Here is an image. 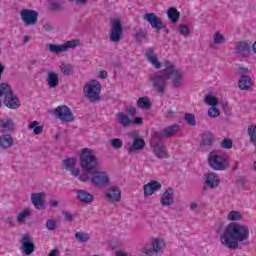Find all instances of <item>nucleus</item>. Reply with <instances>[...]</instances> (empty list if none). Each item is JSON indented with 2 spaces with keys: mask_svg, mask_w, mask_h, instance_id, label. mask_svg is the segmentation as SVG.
Returning <instances> with one entry per match:
<instances>
[{
  "mask_svg": "<svg viewBox=\"0 0 256 256\" xmlns=\"http://www.w3.org/2000/svg\"><path fill=\"white\" fill-rule=\"evenodd\" d=\"M222 109H223V111H225V113H227V111H229V105L227 104V102L222 103Z\"/></svg>",
  "mask_w": 256,
  "mask_h": 256,
  "instance_id": "e2e57ef3",
  "label": "nucleus"
},
{
  "mask_svg": "<svg viewBox=\"0 0 256 256\" xmlns=\"http://www.w3.org/2000/svg\"><path fill=\"white\" fill-rule=\"evenodd\" d=\"M184 121H186V123H188V125H191L192 127H195V125H197V122L195 120V115L191 113L185 114Z\"/></svg>",
  "mask_w": 256,
  "mask_h": 256,
  "instance_id": "79ce46f5",
  "label": "nucleus"
},
{
  "mask_svg": "<svg viewBox=\"0 0 256 256\" xmlns=\"http://www.w3.org/2000/svg\"><path fill=\"white\" fill-rule=\"evenodd\" d=\"M75 239L78 243H87V241H91V237L85 232H76Z\"/></svg>",
  "mask_w": 256,
  "mask_h": 256,
  "instance_id": "c9c22d12",
  "label": "nucleus"
},
{
  "mask_svg": "<svg viewBox=\"0 0 256 256\" xmlns=\"http://www.w3.org/2000/svg\"><path fill=\"white\" fill-rule=\"evenodd\" d=\"M146 59L155 69H161V62L159 61V58L155 54V50L153 48H149L146 51Z\"/></svg>",
  "mask_w": 256,
  "mask_h": 256,
  "instance_id": "412c9836",
  "label": "nucleus"
},
{
  "mask_svg": "<svg viewBox=\"0 0 256 256\" xmlns=\"http://www.w3.org/2000/svg\"><path fill=\"white\" fill-rule=\"evenodd\" d=\"M152 249H154V251L156 252V254L161 251V240H159V238H156L153 242H152Z\"/></svg>",
  "mask_w": 256,
  "mask_h": 256,
  "instance_id": "3c124183",
  "label": "nucleus"
},
{
  "mask_svg": "<svg viewBox=\"0 0 256 256\" xmlns=\"http://www.w3.org/2000/svg\"><path fill=\"white\" fill-rule=\"evenodd\" d=\"M147 35V29L140 28L135 34V39L136 41H141L142 39H147Z\"/></svg>",
  "mask_w": 256,
  "mask_h": 256,
  "instance_id": "a19ab883",
  "label": "nucleus"
},
{
  "mask_svg": "<svg viewBox=\"0 0 256 256\" xmlns=\"http://www.w3.org/2000/svg\"><path fill=\"white\" fill-rule=\"evenodd\" d=\"M12 92L13 89L11 88V84L5 82L0 83V97H6Z\"/></svg>",
  "mask_w": 256,
  "mask_h": 256,
  "instance_id": "473e14b6",
  "label": "nucleus"
},
{
  "mask_svg": "<svg viewBox=\"0 0 256 256\" xmlns=\"http://www.w3.org/2000/svg\"><path fill=\"white\" fill-rule=\"evenodd\" d=\"M221 114V112L219 111V109L215 106H212L211 108H209L208 110V115L209 117H219V115Z\"/></svg>",
  "mask_w": 256,
  "mask_h": 256,
  "instance_id": "09e8293b",
  "label": "nucleus"
},
{
  "mask_svg": "<svg viewBox=\"0 0 256 256\" xmlns=\"http://www.w3.org/2000/svg\"><path fill=\"white\" fill-rule=\"evenodd\" d=\"M208 163L214 171H225L229 168V162L227 156L223 154H217L216 152H210L208 156Z\"/></svg>",
  "mask_w": 256,
  "mask_h": 256,
  "instance_id": "20e7f679",
  "label": "nucleus"
},
{
  "mask_svg": "<svg viewBox=\"0 0 256 256\" xmlns=\"http://www.w3.org/2000/svg\"><path fill=\"white\" fill-rule=\"evenodd\" d=\"M106 198L111 203H119L121 201V190L117 186H112L106 193Z\"/></svg>",
  "mask_w": 256,
  "mask_h": 256,
  "instance_id": "6ab92c4d",
  "label": "nucleus"
},
{
  "mask_svg": "<svg viewBox=\"0 0 256 256\" xmlns=\"http://www.w3.org/2000/svg\"><path fill=\"white\" fill-rule=\"evenodd\" d=\"M31 202L35 209L45 210V193H34L31 195Z\"/></svg>",
  "mask_w": 256,
  "mask_h": 256,
  "instance_id": "2eb2a0df",
  "label": "nucleus"
},
{
  "mask_svg": "<svg viewBox=\"0 0 256 256\" xmlns=\"http://www.w3.org/2000/svg\"><path fill=\"white\" fill-rule=\"evenodd\" d=\"M4 72H5V66L3 65V63L0 62V81H1V76L3 75Z\"/></svg>",
  "mask_w": 256,
  "mask_h": 256,
  "instance_id": "0e129e2a",
  "label": "nucleus"
},
{
  "mask_svg": "<svg viewBox=\"0 0 256 256\" xmlns=\"http://www.w3.org/2000/svg\"><path fill=\"white\" fill-rule=\"evenodd\" d=\"M0 127L5 129V131H13L15 129V122L11 118L1 119Z\"/></svg>",
  "mask_w": 256,
  "mask_h": 256,
  "instance_id": "c756f323",
  "label": "nucleus"
},
{
  "mask_svg": "<svg viewBox=\"0 0 256 256\" xmlns=\"http://www.w3.org/2000/svg\"><path fill=\"white\" fill-rule=\"evenodd\" d=\"M126 111L127 113H129V115H132V117H135V115H137V109L133 106L127 107Z\"/></svg>",
  "mask_w": 256,
  "mask_h": 256,
  "instance_id": "5fc2aeb1",
  "label": "nucleus"
},
{
  "mask_svg": "<svg viewBox=\"0 0 256 256\" xmlns=\"http://www.w3.org/2000/svg\"><path fill=\"white\" fill-rule=\"evenodd\" d=\"M206 180L204 182V191H207V189H215L219 187V177L213 173L206 174L205 175Z\"/></svg>",
  "mask_w": 256,
  "mask_h": 256,
  "instance_id": "f3484780",
  "label": "nucleus"
},
{
  "mask_svg": "<svg viewBox=\"0 0 256 256\" xmlns=\"http://www.w3.org/2000/svg\"><path fill=\"white\" fill-rule=\"evenodd\" d=\"M179 31H180V34H181V35H184V36H186V37H187V35H189V33H191V32L189 31V27H187V25H180V26H179Z\"/></svg>",
  "mask_w": 256,
  "mask_h": 256,
  "instance_id": "603ef678",
  "label": "nucleus"
},
{
  "mask_svg": "<svg viewBox=\"0 0 256 256\" xmlns=\"http://www.w3.org/2000/svg\"><path fill=\"white\" fill-rule=\"evenodd\" d=\"M46 82L50 89H55L59 86V74L54 71L48 72Z\"/></svg>",
  "mask_w": 256,
  "mask_h": 256,
  "instance_id": "bb28decb",
  "label": "nucleus"
},
{
  "mask_svg": "<svg viewBox=\"0 0 256 256\" xmlns=\"http://www.w3.org/2000/svg\"><path fill=\"white\" fill-rule=\"evenodd\" d=\"M50 206L51 207H59V202H57L56 200H51L50 201Z\"/></svg>",
  "mask_w": 256,
  "mask_h": 256,
  "instance_id": "69168bd1",
  "label": "nucleus"
},
{
  "mask_svg": "<svg viewBox=\"0 0 256 256\" xmlns=\"http://www.w3.org/2000/svg\"><path fill=\"white\" fill-rule=\"evenodd\" d=\"M76 193L80 203H85L86 205L93 203V194L89 193L87 190H77Z\"/></svg>",
  "mask_w": 256,
  "mask_h": 256,
  "instance_id": "393cba45",
  "label": "nucleus"
},
{
  "mask_svg": "<svg viewBox=\"0 0 256 256\" xmlns=\"http://www.w3.org/2000/svg\"><path fill=\"white\" fill-rule=\"evenodd\" d=\"M220 242L228 249H239V243L249 245V226L239 223H231L220 236Z\"/></svg>",
  "mask_w": 256,
  "mask_h": 256,
  "instance_id": "f03ea898",
  "label": "nucleus"
},
{
  "mask_svg": "<svg viewBox=\"0 0 256 256\" xmlns=\"http://www.w3.org/2000/svg\"><path fill=\"white\" fill-rule=\"evenodd\" d=\"M171 77H167L163 73L155 74L154 76H150V81H152L154 89H156L157 93H165V87H167V81H169Z\"/></svg>",
  "mask_w": 256,
  "mask_h": 256,
  "instance_id": "6e6552de",
  "label": "nucleus"
},
{
  "mask_svg": "<svg viewBox=\"0 0 256 256\" xmlns=\"http://www.w3.org/2000/svg\"><path fill=\"white\" fill-rule=\"evenodd\" d=\"M15 145V140L11 134H3L0 136V147L2 149H11Z\"/></svg>",
  "mask_w": 256,
  "mask_h": 256,
  "instance_id": "b1692460",
  "label": "nucleus"
},
{
  "mask_svg": "<svg viewBox=\"0 0 256 256\" xmlns=\"http://www.w3.org/2000/svg\"><path fill=\"white\" fill-rule=\"evenodd\" d=\"M162 188L163 185L159 181L152 180L143 186L144 197H151L156 191H161Z\"/></svg>",
  "mask_w": 256,
  "mask_h": 256,
  "instance_id": "ddd939ff",
  "label": "nucleus"
},
{
  "mask_svg": "<svg viewBox=\"0 0 256 256\" xmlns=\"http://www.w3.org/2000/svg\"><path fill=\"white\" fill-rule=\"evenodd\" d=\"M48 256H59V250L53 249Z\"/></svg>",
  "mask_w": 256,
  "mask_h": 256,
  "instance_id": "052dcab7",
  "label": "nucleus"
},
{
  "mask_svg": "<svg viewBox=\"0 0 256 256\" xmlns=\"http://www.w3.org/2000/svg\"><path fill=\"white\" fill-rule=\"evenodd\" d=\"M6 223L9 227H15V221L11 217L6 218Z\"/></svg>",
  "mask_w": 256,
  "mask_h": 256,
  "instance_id": "bf43d9fd",
  "label": "nucleus"
},
{
  "mask_svg": "<svg viewBox=\"0 0 256 256\" xmlns=\"http://www.w3.org/2000/svg\"><path fill=\"white\" fill-rule=\"evenodd\" d=\"M79 163L83 173L79 176V181L83 183L91 181L94 187H109L111 179L105 171H99V160L95 152L90 148H83L79 155ZM91 175V178L89 177Z\"/></svg>",
  "mask_w": 256,
  "mask_h": 256,
  "instance_id": "f257e3e1",
  "label": "nucleus"
},
{
  "mask_svg": "<svg viewBox=\"0 0 256 256\" xmlns=\"http://www.w3.org/2000/svg\"><path fill=\"white\" fill-rule=\"evenodd\" d=\"M110 145L113 149H121V147H123V141L119 138H115L110 141Z\"/></svg>",
  "mask_w": 256,
  "mask_h": 256,
  "instance_id": "a18cd8bd",
  "label": "nucleus"
},
{
  "mask_svg": "<svg viewBox=\"0 0 256 256\" xmlns=\"http://www.w3.org/2000/svg\"><path fill=\"white\" fill-rule=\"evenodd\" d=\"M247 133L250 138V143L256 147V125H250Z\"/></svg>",
  "mask_w": 256,
  "mask_h": 256,
  "instance_id": "f704fd0d",
  "label": "nucleus"
},
{
  "mask_svg": "<svg viewBox=\"0 0 256 256\" xmlns=\"http://www.w3.org/2000/svg\"><path fill=\"white\" fill-rule=\"evenodd\" d=\"M3 104L7 109H19L21 107V101L19 100V97L15 95V93H10L7 96L3 97Z\"/></svg>",
  "mask_w": 256,
  "mask_h": 256,
  "instance_id": "f8f14e48",
  "label": "nucleus"
},
{
  "mask_svg": "<svg viewBox=\"0 0 256 256\" xmlns=\"http://www.w3.org/2000/svg\"><path fill=\"white\" fill-rule=\"evenodd\" d=\"M75 2L80 5H84V3H87V0H75Z\"/></svg>",
  "mask_w": 256,
  "mask_h": 256,
  "instance_id": "774afa93",
  "label": "nucleus"
},
{
  "mask_svg": "<svg viewBox=\"0 0 256 256\" xmlns=\"http://www.w3.org/2000/svg\"><path fill=\"white\" fill-rule=\"evenodd\" d=\"M253 86V79L247 75H242L238 81V87L241 91H249Z\"/></svg>",
  "mask_w": 256,
  "mask_h": 256,
  "instance_id": "5701e85b",
  "label": "nucleus"
},
{
  "mask_svg": "<svg viewBox=\"0 0 256 256\" xmlns=\"http://www.w3.org/2000/svg\"><path fill=\"white\" fill-rule=\"evenodd\" d=\"M99 77H100V79H107L109 77V74L107 73V71L101 70L99 72Z\"/></svg>",
  "mask_w": 256,
  "mask_h": 256,
  "instance_id": "13d9d810",
  "label": "nucleus"
},
{
  "mask_svg": "<svg viewBox=\"0 0 256 256\" xmlns=\"http://www.w3.org/2000/svg\"><path fill=\"white\" fill-rule=\"evenodd\" d=\"M22 251L25 255H31L35 251V243L29 235H24L22 238Z\"/></svg>",
  "mask_w": 256,
  "mask_h": 256,
  "instance_id": "a211bd4d",
  "label": "nucleus"
},
{
  "mask_svg": "<svg viewBox=\"0 0 256 256\" xmlns=\"http://www.w3.org/2000/svg\"><path fill=\"white\" fill-rule=\"evenodd\" d=\"M117 119L123 127H129V125L133 123V120H131L127 115L123 113L117 114Z\"/></svg>",
  "mask_w": 256,
  "mask_h": 256,
  "instance_id": "72a5a7b5",
  "label": "nucleus"
},
{
  "mask_svg": "<svg viewBox=\"0 0 256 256\" xmlns=\"http://www.w3.org/2000/svg\"><path fill=\"white\" fill-rule=\"evenodd\" d=\"M46 228L48 231H55L57 229V221L50 219L46 222Z\"/></svg>",
  "mask_w": 256,
  "mask_h": 256,
  "instance_id": "de8ad7c7",
  "label": "nucleus"
},
{
  "mask_svg": "<svg viewBox=\"0 0 256 256\" xmlns=\"http://www.w3.org/2000/svg\"><path fill=\"white\" fill-rule=\"evenodd\" d=\"M84 95L91 101H100L101 99V83L97 80H92L84 86Z\"/></svg>",
  "mask_w": 256,
  "mask_h": 256,
  "instance_id": "39448f33",
  "label": "nucleus"
},
{
  "mask_svg": "<svg viewBox=\"0 0 256 256\" xmlns=\"http://www.w3.org/2000/svg\"><path fill=\"white\" fill-rule=\"evenodd\" d=\"M60 70H61V73H63V75H66L67 77L73 75L75 71L73 68V65L71 64H62L60 66Z\"/></svg>",
  "mask_w": 256,
  "mask_h": 256,
  "instance_id": "e433bc0d",
  "label": "nucleus"
},
{
  "mask_svg": "<svg viewBox=\"0 0 256 256\" xmlns=\"http://www.w3.org/2000/svg\"><path fill=\"white\" fill-rule=\"evenodd\" d=\"M132 123H134L135 125H143V118H141V117H135V118L132 120Z\"/></svg>",
  "mask_w": 256,
  "mask_h": 256,
  "instance_id": "4d7b16f0",
  "label": "nucleus"
},
{
  "mask_svg": "<svg viewBox=\"0 0 256 256\" xmlns=\"http://www.w3.org/2000/svg\"><path fill=\"white\" fill-rule=\"evenodd\" d=\"M75 47H79V40H69L65 44L57 45V44H50L49 51L50 53H55V55H59V53H67L69 49H75Z\"/></svg>",
  "mask_w": 256,
  "mask_h": 256,
  "instance_id": "423d86ee",
  "label": "nucleus"
},
{
  "mask_svg": "<svg viewBox=\"0 0 256 256\" xmlns=\"http://www.w3.org/2000/svg\"><path fill=\"white\" fill-rule=\"evenodd\" d=\"M175 197V191L173 188L169 187L166 189V191L162 194V197L160 199V203L163 207H171L173 203H175L174 200Z\"/></svg>",
  "mask_w": 256,
  "mask_h": 256,
  "instance_id": "4468645a",
  "label": "nucleus"
},
{
  "mask_svg": "<svg viewBox=\"0 0 256 256\" xmlns=\"http://www.w3.org/2000/svg\"><path fill=\"white\" fill-rule=\"evenodd\" d=\"M54 115H56L60 121H64V123H73V121H75V116L73 112H71V108L67 105L58 106L54 110Z\"/></svg>",
  "mask_w": 256,
  "mask_h": 256,
  "instance_id": "0eeeda50",
  "label": "nucleus"
},
{
  "mask_svg": "<svg viewBox=\"0 0 256 256\" xmlns=\"http://www.w3.org/2000/svg\"><path fill=\"white\" fill-rule=\"evenodd\" d=\"M204 103L206 105H210L211 107H217L219 105V99L212 95H207L204 99Z\"/></svg>",
  "mask_w": 256,
  "mask_h": 256,
  "instance_id": "58836bf2",
  "label": "nucleus"
},
{
  "mask_svg": "<svg viewBox=\"0 0 256 256\" xmlns=\"http://www.w3.org/2000/svg\"><path fill=\"white\" fill-rule=\"evenodd\" d=\"M121 35H123V26L121 25V20L119 18H116L112 23L110 40L113 43H119V41H121Z\"/></svg>",
  "mask_w": 256,
  "mask_h": 256,
  "instance_id": "1a4fd4ad",
  "label": "nucleus"
},
{
  "mask_svg": "<svg viewBox=\"0 0 256 256\" xmlns=\"http://www.w3.org/2000/svg\"><path fill=\"white\" fill-rule=\"evenodd\" d=\"M62 215L64 216L65 221H73L75 219V215L69 213L68 211H63Z\"/></svg>",
  "mask_w": 256,
  "mask_h": 256,
  "instance_id": "864d4df0",
  "label": "nucleus"
},
{
  "mask_svg": "<svg viewBox=\"0 0 256 256\" xmlns=\"http://www.w3.org/2000/svg\"><path fill=\"white\" fill-rule=\"evenodd\" d=\"M228 221H241L243 219V214L239 211H231L227 216Z\"/></svg>",
  "mask_w": 256,
  "mask_h": 256,
  "instance_id": "ea45409f",
  "label": "nucleus"
},
{
  "mask_svg": "<svg viewBox=\"0 0 256 256\" xmlns=\"http://www.w3.org/2000/svg\"><path fill=\"white\" fill-rule=\"evenodd\" d=\"M170 79L172 80L173 87L179 89V87H182L183 85V72H181V70H176L171 74Z\"/></svg>",
  "mask_w": 256,
  "mask_h": 256,
  "instance_id": "a878e982",
  "label": "nucleus"
},
{
  "mask_svg": "<svg viewBox=\"0 0 256 256\" xmlns=\"http://www.w3.org/2000/svg\"><path fill=\"white\" fill-rule=\"evenodd\" d=\"M20 17L25 25H35L39 19V13L31 9H23L20 13Z\"/></svg>",
  "mask_w": 256,
  "mask_h": 256,
  "instance_id": "9d476101",
  "label": "nucleus"
},
{
  "mask_svg": "<svg viewBox=\"0 0 256 256\" xmlns=\"http://www.w3.org/2000/svg\"><path fill=\"white\" fill-rule=\"evenodd\" d=\"M236 53L242 57H249L251 55V43L242 41L236 45Z\"/></svg>",
  "mask_w": 256,
  "mask_h": 256,
  "instance_id": "aec40b11",
  "label": "nucleus"
},
{
  "mask_svg": "<svg viewBox=\"0 0 256 256\" xmlns=\"http://www.w3.org/2000/svg\"><path fill=\"white\" fill-rule=\"evenodd\" d=\"M143 149H145V139L137 136L134 137L132 145L127 148L128 153H133V151H143Z\"/></svg>",
  "mask_w": 256,
  "mask_h": 256,
  "instance_id": "4be33fe9",
  "label": "nucleus"
},
{
  "mask_svg": "<svg viewBox=\"0 0 256 256\" xmlns=\"http://www.w3.org/2000/svg\"><path fill=\"white\" fill-rule=\"evenodd\" d=\"M143 19L145 21L149 22L152 29H155L156 31H161V29H165V24H163V20L157 16L155 13H146L143 16Z\"/></svg>",
  "mask_w": 256,
  "mask_h": 256,
  "instance_id": "9b49d317",
  "label": "nucleus"
},
{
  "mask_svg": "<svg viewBox=\"0 0 256 256\" xmlns=\"http://www.w3.org/2000/svg\"><path fill=\"white\" fill-rule=\"evenodd\" d=\"M62 169H66V171H70V173L74 177H79L81 170L79 168H75V158H67L62 162Z\"/></svg>",
  "mask_w": 256,
  "mask_h": 256,
  "instance_id": "dca6fc26",
  "label": "nucleus"
},
{
  "mask_svg": "<svg viewBox=\"0 0 256 256\" xmlns=\"http://www.w3.org/2000/svg\"><path fill=\"white\" fill-rule=\"evenodd\" d=\"M197 203H195V202H193V203H191L190 204V209H191V211H195V209H197Z\"/></svg>",
  "mask_w": 256,
  "mask_h": 256,
  "instance_id": "338daca9",
  "label": "nucleus"
},
{
  "mask_svg": "<svg viewBox=\"0 0 256 256\" xmlns=\"http://www.w3.org/2000/svg\"><path fill=\"white\" fill-rule=\"evenodd\" d=\"M215 141V136L213 135V133H204L202 135V140H201V147H211L213 146V142Z\"/></svg>",
  "mask_w": 256,
  "mask_h": 256,
  "instance_id": "cd10ccee",
  "label": "nucleus"
},
{
  "mask_svg": "<svg viewBox=\"0 0 256 256\" xmlns=\"http://www.w3.org/2000/svg\"><path fill=\"white\" fill-rule=\"evenodd\" d=\"M222 149H233V140L225 138L220 142Z\"/></svg>",
  "mask_w": 256,
  "mask_h": 256,
  "instance_id": "37998d69",
  "label": "nucleus"
},
{
  "mask_svg": "<svg viewBox=\"0 0 256 256\" xmlns=\"http://www.w3.org/2000/svg\"><path fill=\"white\" fill-rule=\"evenodd\" d=\"M143 253H144L145 255H148V256H153V255H155V253H157V252H155L153 248H145V249L143 250Z\"/></svg>",
  "mask_w": 256,
  "mask_h": 256,
  "instance_id": "6e6d98bb",
  "label": "nucleus"
},
{
  "mask_svg": "<svg viewBox=\"0 0 256 256\" xmlns=\"http://www.w3.org/2000/svg\"><path fill=\"white\" fill-rule=\"evenodd\" d=\"M31 215V211L24 210L17 216L18 223H25V218Z\"/></svg>",
  "mask_w": 256,
  "mask_h": 256,
  "instance_id": "c03bdc74",
  "label": "nucleus"
},
{
  "mask_svg": "<svg viewBox=\"0 0 256 256\" xmlns=\"http://www.w3.org/2000/svg\"><path fill=\"white\" fill-rule=\"evenodd\" d=\"M49 11H61L63 6L59 2H52L48 6Z\"/></svg>",
  "mask_w": 256,
  "mask_h": 256,
  "instance_id": "49530a36",
  "label": "nucleus"
},
{
  "mask_svg": "<svg viewBox=\"0 0 256 256\" xmlns=\"http://www.w3.org/2000/svg\"><path fill=\"white\" fill-rule=\"evenodd\" d=\"M137 106L140 109H145L146 111H149V109H151L152 107L151 100H149V98L147 97H141L137 101Z\"/></svg>",
  "mask_w": 256,
  "mask_h": 256,
  "instance_id": "2f4dec72",
  "label": "nucleus"
},
{
  "mask_svg": "<svg viewBox=\"0 0 256 256\" xmlns=\"http://www.w3.org/2000/svg\"><path fill=\"white\" fill-rule=\"evenodd\" d=\"M164 66L166 67L164 70L161 71L162 74H164L166 77H171V74L175 73V71H178L175 69V66L171 61L166 60L164 62Z\"/></svg>",
  "mask_w": 256,
  "mask_h": 256,
  "instance_id": "7c9ffc66",
  "label": "nucleus"
},
{
  "mask_svg": "<svg viewBox=\"0 0 256 256\" xmlns=\"http://www.w3.org/2000/svg\"><path fill=\"white\" fill-rule=\"evenodd\" d=\"M167 15L171 23H177L179 21V17H181V13L175 7H170L167 10Z\"/></svg>",
  "mask_w": 256,
  "mask_h": 256,
  "instance_id": "c85d7f7f",
  "label": "nucleus"
},
{
  "mask_svg": "<svg viewBox=\"0 0 256 256\" xmlns=\"http://www.w3.org/2000/svg\"><path fill=\"white\" fill-rule=\"evenodd\" d=\"M214 43L221 45L222 43H225V37L221 35V33L216 32L214 35Z\"/></svg>",
  "mask_w": 256,
  "mask_h": 256,
  "instance_id": "8fccbe9b",
  "label": "nucleus"
},
{
  "mask_svg": "<svg viewBox=\"0 0 256 256\" xmlns=\"http://www.w3.org/2000/svg\"><path fill=\"white\" fill-rule=\"evenodd\" d=\"M43 27L46 31H53V25L51 24H44Z\"/></svg>",
  "mask_w": 256,
  "mask_h": 256,
  "instance_id": "680f3d73",
  "label": "nucleus"
},
{
  "mask_svg": "<svg viewBox=\"0 0 256 256\" xmlns=\"http://www.w3.org/2000/svg\"><path fill=\"white\" fill-rule=\"evenodd\" d=\"M181 127L178 124L170 125L162 130V132H155L150 140V147L158 157V159H167L169 154L167 153V146L165 145L163 139H170V137H175V133H178Z\"/></svg>",
  "mask_w": 256,
  "mask_h": 256,
  "instance_id": "7ed1b4c3",
  "label": "nucleus"
},
{
  "mask_svg": "<svg viewBox=\"0 0 256 256\" xmlns=\"http://www.w3.org/2000/svg\"><path fill=\"white\" fill-rule=\"evenodd\" d=\"M28 129H33L34 135H41V133H43V126H39V122L37 121H32Z\"/></svg>",
  "mask_w": 256,
  "mask_h": 256,
  "instance_id": "4c0bfd02",
  "label": "nucleus"
}]
</instances>
